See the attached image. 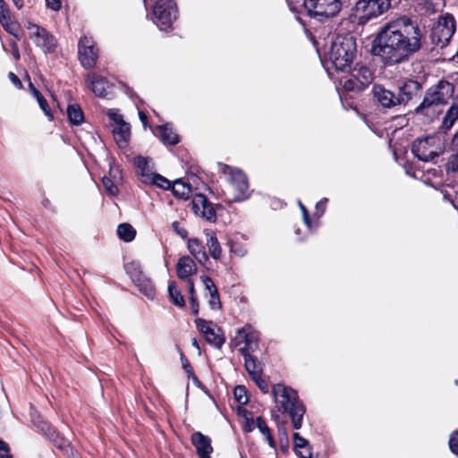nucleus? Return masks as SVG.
<instances>
[{
    "mask_svg": "<svg viewBox=\"0 0 458 458\" xmlns=\"http://www.w3.org/2000/svg\"><path fill=\"white\" fill-rule=\"evenodd\" d=\"M107 114L114 121V125H120L125 123L123 116L113 109L108 110Z\"/></svg>",
    "mask_w": 458,
    "mask_h": 458,
    "instance_id": "nucleus-46",
    "label": "nucleus"
},
{
    "mask_svg": "<svg viewBox=\"0 0 458 458\" xmlns=\"http://www.w3.org/2000/svg\"><path fill=\"white\" fill-rule=\"evenodd\" d=\"M88 87L99 98H107L112 85L103 77L96 73H89L86 77Z\"/></svg>",
    "mask_w": 458,
    "mask_h": 458,
    "instance_id": "nucleus-18",
    "label": "nucleus"
},
{
    "mask_svg": "<svg viewBox=\"0 0 458 458\" xmlns=\"http://www.w3.org/2000/svg\"><path fill=\"white\" fill-rule=\"evenodd\" d=\"M102 183L106 189V191L110 194V195H116L117 192H118V189L117 187L114 185V183L112 182L111 179H109L108 177H103L102 179Z\"/></svg>",
    "mask_w": 458,
    "mask_h": 458,
    "instance_id": "nucleus-42",
    "label": "nucleus"
},
{
    "mask_svg": "<svg viewBox=\"0 0 458 458\" xmlns=\"http://www.w3.org/2000/svg\"><path fill=\"white\" fill-rule=\"evenodd\" d=\"M67 115L71 123L80 125L84 119L81 107L77 105H69L67 107Z\"/></svg>",
    "mask_w": 458,
    "mask_h": 458,
    "instance_id": "nucleus-34",
    "label": "nucleus"
},
{
    "mask_svg": "<svg viewBox=\"0 0 458 458\" xmlns=\"http://www.w3.org/2000/svg\"><path fill=\"white\" fill-rule=\"evenodd\" d=\"M293 438L296 455H298L299 458H311L307 440L301 437L298 433L293 434Z\"/></svg>",
    "mask_w": 458,
    "mask_h": 458,
    "instance_id": "nucleus-29",
    "label": "nucleus"
},
{
    "mask_svg": "<svg viewBox=\"0 0 458 458\" xmlns=\"http://www.w3.org/2000/svg\"><path fill=\"white\" fill-rule=\"evenodd\" d=\"M112 131L117 145L120 148H125L130 138V125L126 123L114 125Z\"/></svg>",
    "mask_w": 458,
    "mask_h": 458,
    "instance_id": "nucleus-26",
    "label": "nucleus"
},
{
    "mask_svg": "<svg viewBox=\"0 0 458 458\" xmlns=\"http://www.w3.org/2000/svg\"><path fill=\"white\" fill-rule=\"evenodd\" d=\"M172 227L174 229V231L179 235L181 236L182 238H186L187 235H188V232L185 228L182 227L180 225V223L177 222V221H174L173 222L172 224Z\"/></svg>",
    "mask_w": 458,
    "mask_h": 458,
    "instance_id": "nucleus-47",
    "label": "nucleus"
},
{
    "mask_svg": "<svg viewBox=\"0 0 458 458\" xmlns=\"http://www.w3.org/2000/svg\"><path fill=\"white\" fill-rule=\"evenodd\" d=\"M29 89H30V93H31L33 96H34V92H35V90H38V89L34 87V85H33V83H32L31 81H30V83H29Z\"/></svg>",
    "mask_w": 458,
    "mask_h": 458,
    "instance_id": "nucleus-60",
    "label": "nucleus"
},
{
    "mask_svg": "<svg viewBox=\"0 0 458 458\" xmlns=\"http://www.w3.org/2000/svg\"><path fill=\"white\" fill-rule=\"evenodd\" d=\"M372 80L373 73L370 69L357 64L350 73L341 80V83L346 91L360 92L371 83Z\"/></svg>",
    "mask_w": 458,
    "mask_h": 458,
    "instance_id": "nucleus-9",
    "label": "nucleus"
},
{
    "mask_svg": "<svg viewBox=\"0 0 458 458\" xmlns=\"http://www.w3.org/2000/svg\"><path fill=\"white\" fill-rule=\"evenodd\" d=\"M168 293L170 301L178 307H183L185 305L184 298L181 292L177 289L174 282H170L168 284Z\"/></svg>",
    "mask_w": 458,
    "mask_h": 458,
    "instance_id": "nucleus-35",
    "label": "nucleus"
},
{
    "mask_svg": "<svg viewBox=\"0 0 458 458\" xmlns=\"http://www.w3.org/2000/svg\"><path fill=\"white\" fill-rule=\"evenodd\" d=\"M34 98L37 99L39 107L44 112V114L48 117V119L53 120V114L50 111V108L46 98L42 96V94L38 90H35Z\"/></svg>",
    "mask_w": 458,
    "mask_h": 458,
    "instance_id": "nucleus-38",
    "label": "nucleus"
},
{
    "mask_svg": "<svg viewBox=\"0 0 458 458\" xmlns=\"http://www.w3.org/2000/svg\"><path fill=\"white\" fill-rule=\"evenodd\" d=\"M255 428V423L252 420V418L246 417V422L244 425V430L246 432H251Z\"/></svg>",
    "mask_w": 458,
    "mask_h": 458,
    "instance_id": "nucleus-55",
    "label": "nucleus"
},
{
    "mask_svg": "<svg viewBox=\"0 0 458 458\" xmlns=\"http://www.w3.org/2000/svg\"><path fill=\"white\" fill-rule=\"evenodd\" d=\"M190 304L191 309L193 314H198L199 312V303L197 301L196 296L190 297Z\"/></svg>",
    "mask_w": 458,
    "mask_h": 458,
    "instance_id": "nucleus-54",
    "label": "nucleus"
},
{
    "mask_svg": "<svg viewBox=\"0 0 458 458\" xmlns=\"http://www.w3.org/2000/svg\"><path fill=\"white\" fill-rule=\"evenodd\" d=\"M456 120H458V97L454 99L443 118V128L450 130Z\"/></svg>",
    "mask_w": 458,
    "mask_h": 458,
    "instance_id": "nucleus-28",
    "label": "nucleus"
},
{
    "mask_svg": "<svg viewBox=\"0 0 458 458\" xmlns=\"http://www.w3.org/2000/svg\"><path fill=\"white\" fill-rule=\"evenodd\" d=\"M0 458H12L9 453V446L0 439Z\"/></svg>",
    "mask_w": 458,
    "mask_h": 458,
    "instance_id": "nucleus-51",
    "label": "nucleus"
},
{
    "mask_svg": "<svg viewBox=\"0 0 458 458\" xmlns=\"http://www.w3.org/2000/svg\"><path fill=\"white\" fill-rule=\"evenodd\" d=\"M258 341L259 335L250 325H246L238 329L234 338L237 346L244 344V346L240 348L241 353L253 352L257 348Z\"/></svg>",
    "mask_w": 458,
    "mask_h": 458,
    "instance_id": "nucleus-15",
    "label": "nucleus"
},
{
    "mask_svg": "<svg viewBox=\"0 0 458 458\" xmlns=\"http://www.w3.org/2000/svg\"><path fill=\"white\" fill-rule=\"evenodd\" d=\"M272 394L275 402V410L272 411L273 420L278 424V431L286 434L280 414L287 413L291 417L293 426L299 429L302 425V418L306 409L298 397L295 390L283 384L274 385Z\"/></svg>",
    "mask_w": 458,
    "mask_h": 458,
    "instance_id": "nucleus-2",
    "label": "nucleus"
},
{
    "mask_svg": "<svg viewBox=\"0 0 458 458\" xmlns=\"http://www.w3.org/2000/svg\"><path fill=\"white\" fill-rule=\"evenodd\" d=\"M27 29L30 30V38L36 42L38 38L41 37H47V30L33 24L31 22H28Z\"/></svg>",
    "mask_w": 458,
    "mask_h": 458,
    "instance_id": "nucleus-39",
    "label": "nucleus"
},
{
    "mask_svg": "<svg viewBox=\"0 0 458 458\" xmlns=\"http://www.w3.org/2000/svg\"><path fill=\"white\" fill-rule=\"evenodd\" d=\"M422 46L419 25L405 15L390 19L377 32L371 52L386 65L407 62Z\"/></svg>",
    "mask_w": 458,
    "mask_h": 458,
    "instance_id": "nucleus-1",
    "label": "nucleus"
},
{
    "mask_svg": "<svg viewBox=\"0 0 458 458\" xmlns=\"http://www.w3.org/2000/svg\"><path fill=\"white\" fill-rule=\"evenodd\" d=\"M255 383L257 384L258 387L264 393H268V385L267 383L261 377V376H259V377H253L252 378Z\"/></svg>",
    "mask_w": 458,
    "mask_h": 458,
    "instance_id": "nucleus-49",
    "label": "nucleus"
},
{
    "mask_svg": "<svg viewBox=\"0 0 458 458\" xmlns=\"http://www.w3.org/2000/svg\"><path fill=\"white\" fill-rule=\"evenodd\" d=\"M392 0H358L352 9L353 21L364 26L382 16L391 8Z\"/></svg>",
    "mask_w": 458,
    "mask_h": 458,
    "instance_id": "nucleus-6",
    "label": "nucleus"
},
{
    "mask_svg": "<svg viewBox=\"0 0 458 458\" xmlns=\"http://www.w3.org/2000/svg\"><path fill=\"white\" fill-rule=\"evenodd\" d=\"M192 345L194 347H196L198 350H199V346L198 341L195 338L192 339Z\"/></svg>",
    "mask_w": 458,
    "mask_h": 458,
    "instance_id": "nucleus-62",
    "label": "nucleus"
},
{
    "mask_svg": "<svg viewBox=\"0 0 458 458\" xmlns=\"http://www.w3.org/2000/svg\"><path fill=\"white\" fill-rule=\"evenodd\" d=\"M191 442L200 458H210L213 448L208 437L204 436L200 432H195L191 436Z\"/></svg>",
    "mask_w": 458,
    "mask_h": 458,
    "instance_id": "nucleus-21",
    "label": "nucleus"
},
{
    "mask_svg": "<svg viewBox=\"0 0 458 458\" xmlns=\"http://www.w3.org/2000/svg\"><path fill=\"white\" fill-rule=\"evenodd\" d=\"M117 234L120 239L129 242L135 238L136 231L130 224L123 223L118 225Z\"/></svg>",
    "mask_w": 458,
    "mask_h": 458,
    "instance_id": "nucleus-33",
    "label": "nucleus"
},
{
    "mask_svg": "<svg viewBox=\"0 0 458 458\" xmlns=\"http://www.w3.org/2000/svg\"><path fill=\"white\" fill-rule=\"evenodd\" d=\"M327 202V199H326V198L321 199L320 201H318L317 203V205H316L317 211L318 212L320 211L321 214H322L324 212V210H325V207H326Z\"/></svg>",
    "mask_w": 458,
    "mask_h": 458,
    "instance_id": "nucleus-56",
    "label": "nucleus"
},
{
    "mask_svg": "<svg viewBox=\"0 0 458 458\" xmlns=\"http://www.w3.org/2000/svg\"><path fill=\"white\" fill-rule=\"evenodd\" d=\"M256 425H257V428H259V430L260 431V433L265 436L269 445L274 446L275 442H274L273 437H272V435L270 433V429L267 427L265 420L261 417H259V418H257Z\"/></svg>",
    "mask_w": 458,
    "mask_h": 458,
    "instance_id": "nucleus-36",
    "label": "nucleus"
},
{
    "mask_svg": "<svg viewBox=\"0 0 458 458\" xmlns=\"http://www.w3.org/2000/svg\"><path fill=\"white\" fill-rule=\"evenodd\" d=\"M209 305L211 309L216 310L219 309L221 306L218 292L212 293L210 294Z\"/></svg>",
    "mask_w": 458,
    "mask_h": 458,
    "instance_id": "nucleus-48",
    "label": "nucleus"
},
{
    "mask_svg": "<svg viewBox=\"0 0 458 458\" xmlns=\"http://www.w3.org/2000/svg\"><path fill=\"white\" fill-rule=\"evenodd\" d=\"M172 191L175 196L182 199H188L191 195V188L182 180H176L172 186Z\"/></svg>",
    "mask_w": 458,
    "mask_h": 458,
    "instance_id": "nucleus-32",
    "label": "nucleus"
},
{
    "mask_svg": "<svg viewBox=\"0 0 458 458\" xmlns=\"http://www.w3.org/2000/svg\"><path fill=\"white\" fill-rule=\"evenodd\" d=\"M0 22L4 27L12 25L10 11L4 0H0Z\"/></svg>",
    "mask_w": 458,
    "mask_h": 458,
    "instance_id": "nucleus-37",
    "label": "nucleus"
},
{
    "mask_svg": "<svg viewBox=\"0 0 458 458\" xmlns=\"http://www.w3.org/2000/svg\"><path fill=\"white\" fill-rule=\"evenodd\" d=\"M153 14L154 22L159 30H166L177 18V8L173 0H157Z\"/></svg>",
    "mask_w": 458,
    "mask_h": 458,
    "instance_id": "nucleus-11",
    "label": "nucleus"
},
{
    "mask_svg": "<svg viewBox=\"0 0 458 458\" xmlns=\"http://www.w3.org/2000/svg\"><path fill=\"white\" fill-rule=\"evenodd\" d=\"M159 131V139L165 145H176L179 142L178 134L168 125H161L157 128Z\"/></svg>",
    "mask_w": 458,
    "mask_h": 458,
    "instance_id": "nucleus-27",
    "label": "nucleus"
},
{
    "mask_svg": "<svg viewBox=\"0 0 458 458\" xmlns=\"http://www.w3.org/2000/svg\"><path fill=\"white\" fill-rule=\"evenodd\" d=\"M134 164L138 168V174L140 176L141 182L148 183L155 174L150 159L140 156L134 158Z\"/></svg>",
    "mask_w": 458,
    "mask_h": 458,
    "instance_id": "nucleus-22",
    "label": "nucleus"
},
{
    "mask_svg": "<svg viewBox=\"0 0 458 458\" xmlns=\"http://www.w3.org/2000/svg\"><path fill=\"white\" fill-rule=\"evenodd\" d=\"M411 151L419 160L428 162L443 152V146L439 137L431 135L414 140Z\"/></svg>",
    "mask_w": 458,
    "mask_h": 458,
    "instance_id": "nucleus-8",
    "label": "nucleus"
},
{
    "mask_svg": "<svg viewBox=\"0 0 458 458\" xmlns=\"http://www.w3.org/2000/svg\"><path fill=\"white\" fill-rule=\"evenodd\" d=\"M191 208L194 213L208 221H214L216 211L212 204L203 194H196L191 201Z\"/></svg>",
    "mask_w": 458,
    "mask_h": 458,
    "instance_id": "nucleus-17",
    "label": "nucleus"
},
{
    "mask_svg": "<svg viewBox=\"0 0 458 458\" xmlns=\"http://www.w3.org/2000/svg\"><path fill=\"white\" fill-rule=\"evenodd\" d=\"M4 29L13 35H15L16 26L12 22V25L4 27Z\"/></svg>",
    "mask_w": 458,
    "mask_h": 458,
    "instance_id": "nucleus-58",
    "label": "nucleus"
},
{
    "mask_svg": "<svg viewBox=\"0 0 458 458\" xmlns=\"http://www.w3.org/2000/svg\"><path fill=\"white\" fill-rule=\"evenodd\" d=\"M190 253L201 265H205L208 261V257L201 242L197 238L188 240L187 243Z\"/></svg>",
    "mask_w": 458,
    "mask_h": 458,
    "instance_id": "nucleus-24",
    "label": "nucleus"
},
{
    "mask_svg": "<svg viewBox=\"0 0 458 458\" xmlns=\"http://www.w3.org/2000/svg\"><path fill=\"white\" fill-rule=\"evenodd\" d=\"M13 56L17 60L20 58V53L17 49L13 51Z\"/></svg>",
    "mask_w": 458,
    "mask_h": 458,
    "instance_id": "nucleus-63",
    "label": "nucleus"
},
{
    "mask_svg": "<svg viewBox=\"0 0 458 458\" xmlns=\"http://www.w3.org/2000/svg\"><path fill=\"white\" fill-rule=\"evenodd\" d=\"M80 61L85 68H93L98 57V49L92 38L83 37L79 41Z\"/></svg>",
    "mask_w": 458,
    "mask_h": 458,
    "instance_id": "nucleus-16",
    "label": "nucleus"
},
{
    "mask_svg": "<svg viewBox=\"0 0 458 458\" xmlns=\"http://www.w3.org/2000/svg\"><path fill=\"white\" fill-rule=\"evenodd\" d=\"M454 85L447 81H439L429 87L424 94L421 103L415 108L414 113L429 119L437 117L443 107L453 98Z\"/></svg>",
    "mask_w": 458,
    "mask_h": 458,
    "instance_id": "nucleus-3",
    "label": "nucleus"
},
{
    "mask_svg": "<svg viewBox=\"0 0 458 458\" xmlns=\"http://www.w3.org/2000/svg\"><path fill=\"white\" fill-rule=\"evenodd\" d=\"M37 428L46 437L53 442L55 446L62 451V454L59 455L72 457L78 455V454H76L73 448L71 446L70 442L63 437H60L56 430L48 422L39 421L37 424Z\"/></svg>",
    "mask_w": 458,
    "mask_h": 458,
    "instance_id": "nucleus-12",
    "label": "nucleus"
},
{
    "mask_svg": "<svg viewBox=\"0 0 458 458\" xmlns=\"http://www.w3.org/2000/svg\"><path fill=\"white\" fill-rule=\"evenodd\" d=\"M449 447L454 454L458 455V429L451 435Z\"/></svg>",
    "mask_w": 458,
    "mask_h": 458,
    "instance_id": "nucleus-44",
    "label": "nucleus"
},
{
    "mask_svg": "<svg viewBox=\"0 0 458 458\" xmlns=\"http://www.w3.org/2000/svg\"><path fill=\"white\" fill-rule=\"evenodd\" d=\"M126 271L130 275L131 280L138 286L139 290L148 298L153 299L156 294L155 287L151 280L147 277L135 263L126 265Z\"/></svg>",
    "mask_w": 458,
    "mask_h": 458,
    "instance_id": "nucleus-13",
    "label": "nucleus"
},
{
    "mask_svg": "<svg viewBox=\"0 0 458 458\" xmlns=\"http://www.w3.org/2000/svg\"><path fill=\"white\" fill-rule=\"evenodd\" d=\"M421 84L417 81L408 80L398 87L397 99L400 105H406L413 98L417 97L421 90Z\"/></svg>",
    "mask_w": 458,
    "mask_h": 458,
    "instance_id": "nucleus-19",
    "label": "nucleus"
},
{
    "mask_svg": "<svg viewBox=\"0 0 458 458\" xmlns=\"http://www.w3.org/2000/svg\"><path fill=\"white\" fill-rule=\"evenodd\" d=\"M454 142L458 146V131L455 133L454 137Z\"/></svg>",
    "mask_w": 458,
    "mask_h": 458,
    "instance_id": "nucleus-64",
    "label": "nucleus"
},
{
    "mask_svg": "<svg viewBox=\"0 0 458 458\" xmlns=\"http://www.w3.org/2000/svg\"><path fill=\"white\" fill-rule=\"evenodd\" d=\"M202 283L205 285L206 290L208 291L209 294L212 293L217 292V289L213 282V280L208 276H202L201 277Z\"/></svg>",
    "mask_w": 458,
    "mask_h": 458,
    "instance_id": "nucleus-45",
    "label": "nucleus"
},
{
    "mask_svg": "<svg viewBox=\"0 0 458 458\" xmlns=\"http://www.w3.org/2000/svg\"><path fill=\"white\" fill-rule=\"evenodd\" d=\"M445 169L448 173H454L458 170V154L452 155L449 157L445 165Z\"/></svg>",
    "mask_w": 458,
    "mask_h": 458,
    "instance_id": "nucleus-43",
    "label": "nucleus"
},
{
    "mask_svg": "<svg viewBox=\"0 0 458 458\" xmlns=\"http://www.w3.org/2000/svg\"><path fill=\"white\" fill-rule=\"evenodd\" d=\"M222 173L227 181V186L224 191L228 202H239L249 197V183L245 174L227 165H222Z\"/></svg>",
    "mask_w": 458,
    "mask_h": 458,
    "instance_id": "nucleus-5",
    "label": "nucleus"
},
{
    "mask_svg": "<svg viewBox=\"0 0 458 458\" xmlns=\"http://www.w3.org/2000/svg\"><path fill=\"white\" fill-rule=\"evenodd\" d=\"M148 184H155L165 190L171 187V183L166 178L156 173L153 174V178L150 179V182Z\"/></svg>",
    "mask_w": 458,
    "mask_h": 458,
    "instance_id": "nucleus-40",
    "label": "nucleus"
},
{
    "mask_svg": "<svg viewBox=\"0 0 458 458\" xmlns=\"http://www.w3.org/2000/svg\"><path fill=\"white\" fill-rule=\"evenodd\" d=\"M8 78L17 89H21L22 87L20 79L13 72H9Z\"/></svg>",
    "mask_w": 458,
    "mask_h": 458,
    "instance_id": "nucleus-53",
    "label": "nucleus"
},
{
    "mask_svg": "<svg viewBox=\"0 0 458 458\" xmlns=\"http://www.w3.org/2000/svg\"><path fill=\"white\" fill-rule=\"evenodd\" d=\"M47 6L54 11H58L61 8L60 0H46Z\"/></svg>",
    "mask_w": 458,
    "mask_h": 458,
    "instance_id": "nucleus-52",
    "label": "nucleus"
},
{
    "mask_svg": "<svg viewBox=\"0 0 458 458\" xmlns=\"http://www.w3.org/2000/svg\"><path fill=\"white\" fill-rule=\"evenodd\" d=\"M206 236H207V245H208L210 256L214 259H218L221 256L222 250H221V247H220V244L218 242L216 236L214 233H209L208 231H206Z\"/></svg>",
    "mask_w": 458,
    "mask_h": 458,
    "instance_id": "nucleus-30",
    "label": "nucleus"
},
{
    "mask_svg": "<svg viewBox=\"0 0 458 458\" xmlns=\"http://www.w3.org/2000/svg\"><path fill=\"white\" fill-rule=\"evenodd\" d=\"M13 3L14 4V5L18 8V9H21L22 6H23V0H12Z\"/></svg>",
    "mask_w": 458,
    "mask_h": 458,
    "instance_id": "nucleus-59",
    "label": "nucleus"
},
{
    "mask_svg": "<svg viewBox=\"0 0 458 458\" xmlns=\"http://www.w3.org/2000/svg\"><path fill=\"white\" fill-rule=\"evenodd\" d=\"M298 205L301 210V213H302V217H303V221L305 223V225L308 226V227H310V216H309V212H308V209L305 208V206L301 202L299 201L298 202Z\"/></svg>",
    "mask_w": 458,
    "mask_h": 458,
    "instance_id": "nucleus-50",
    "label": "nucleus"
},
{
    "mask_svg": "<svg viewBox=\"0 0 458 458\" xmlns=\"http://www.w3.org/2000/svg\"><path fill=\"white\" fill-rule=\"evenodd\" d=\"M186 280H187V284H188L189 292H190L191 296H195L193 282L190 278L186 279Z\"/></svg>",
    "mask_w": 458,
    "mask_h": 458,
    "instance_id": "nucleus-57",
    "label": "nucleus"
},
{
    "mask_svg": "<svg viewBox=\"0 0 458 458\" xmlns=\"http://www.w3.org/2000/svg\"><path fill=\"white\" fill-rule=\"evenodd\" d=\"M328 59L337 71L351 69L356 56V40L352 36H337L331 44Z\"/></svg>",
    "mask_w": 458,
    "mask_h": 458,
    "instance_id": "nucleus-4",
    "label": "nucleus"
},
{
    "mask_svg": "<svg viewBox=\"0 0 458 458\" xmlns=\"http://www.w3.org/2000/svg\"><path fill=\"white\" fill-rule=\"evenodd\" d=\"M373 97L376 101L383 107L392 108L394 106H399L397 95L385 89L381 85H374Z\"/></svg>",
    "mask_w": 458,
    "mask_h": 458,
    "instance_id": "nucleus-20",
    "label": "nucleus"
},
{
    "mask_svg": "<svg viewBox=\"0 0 458 458\" xmlns=\"http://www.w3.org/2000/svg\"><path fill=\"white\" fill-rule=\"evenodd\" d=\"M236 401L241 404H245L248 402L246 388L242 386H238L233 391Z\"/></svg>",
    "mask_w": 458,
    "mask_h": 458,
    "instance_id": "nucleus-41",
    "label": "nucleus"
},
{
    "mask_svg": "<svg viewBox=\"0 0 458 458\" xmlns=\"http://www.w3.org/2000/svg\"><path fill=\"white\" fill-rule=\"evenodd\" d=\"M35 44L43 49L45 53L53 52L56 47L55 38L47 30V37L38 38Z\"/></svg>",
    "mask_w": 458,
    "mask_h": 458,
    "instance_id": "nucleus-31",
    "label": "nucleus"
},
{
    "mask_svg": "<svg viewBox=\"0 0 458 458\" xmlns=\"http://www.w3.org/2000/svg\"><path fill=\"white\" fill-rule=\"evenodd\" d=\"M456 30V22L453 15L445 13L441 15L431 30V41L436 46L443 47L451 40Z\"/></svg>",
    "mask_w": 458,
    "mask_h": 458,
    "instance_id": "nucleus-10",
    "label": "nucleus"
},
{
    "mask_svg": "<svg viewBox=\"0 0 458 458\" xmlns=\"http://www.w3.org/2000/svg\"><path fill=\"white\" fill-rule=\"evenodd\" d=\"M139 115H140V120L142 121V123H146V120H147V116H146V114H145L143 112H140V113H139Z\"/></svg>",
    "mask_w": 458,
    "mask_h": 458,
    "instance_id": "nucleus-61",
    "label": "nucleus"
},
{
    "mask_svg": "<svg viewBox=\"0 0 458 458\" xmlns=\"http://www.w3.org/2000/svg\"><path fill=\"white\" fill-rule=\"evenodd\" d=\"M341 9L340 0H310L305 4V9L302 7L296 13L324 21L335 16Z\"/></svg>",
    "mask_w": 458,
    "mask_h": 458,
    "instance_id": "nucleus-7",
    "label": "nucleus"
},
{
    "mask_svg": "<svg viewBox=\"0 0 458 458\" xmlns=\"http://www.w3.org/2000/svg\"><path fill=\"white\" fill-rule=\"evenodd\" d=\"M244 357V366L249 375L253 377H259L262 375L261 363L250 354V352L242 353Z\"/></svg>",
    "mask_w": 458,
    "mask_h": 458,
    "instance_id": "nucleus-25",
    "label": "nucleus"
},
{
    "mask_svg": "<svg viewBox=\"0 0 458 458\" xmlns=\"http://www.w3.org/2000/svg\"><path fill=\"white\" fill-rule=\"evenodd\" d=\"M196 269L194 260L189 256L180 258L176 264V274L181 279H189Z\"/></svg>",
    "mask_w": 458,
    "mask_h": 458,
    "instance_id": "nucleus-23",
    "label": "nucleus"
},
{
    "mask_svg": "<svg viewBox=\"0 0 458 458\" xmlns=\"http://www.w3.org/2000/svg\"><path fill=\"white\" fill-rule=\"evenodd\" d=\"M195 324L206 341L216 348H220L225 343V337L221 329L211 321L202 318L195 319Z\"/></svg>",
    "mask_w": 458,
    "mask_h": 458,
    "instance_id": "nucleus-14",
    "label": "nucleus"
}]
</instances>
